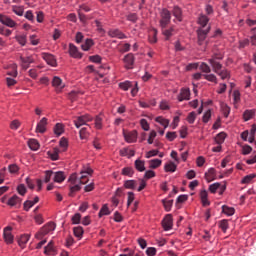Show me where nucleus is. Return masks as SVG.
<instances>
[{"label":"nucleus","instance_id":"nucleus-4","mask_svg":"<svg viewBox=\"0 0 256 256\" xmlns=\"http://www.w3.org/2000/svg\"><path fill=\"white\" fill-rule=\"evenodd\" d=\"M91 121H93V116L89 114H85V115L76 117L74 119V125L77 129H79V127H83V125H87V123Z\"/></svg>","mask_w":256,"mask_h":256},{"label":"nucleus","instance_id":"nucleus-42","mask_svg":"<svg viewBox=\"0 0 256 256\" xmlns=\"http://www.w3.org/2000/svg\"><path fill=\"white\" fill-rule=\"evenodd\" d=\"M12 11L13 13H15V15H18V17H23V13H24L23 6H13Z\"/></svg>","mask_w":256,"mask_h":256},{"label":"nucleus","instance_id":"nucleus-39","mask_svg":"<svg viewBox=\"0 0 256 256\" xmlns=\"http://www.w3.org/2000/svg\"><path fill=\"white\" fill-rule=\"evenodd\" d=\"M149 41H150V43L157 42V29L153 28L152 30H150Z\"/></svg>","mask_w":256,"mask_h":256},{"label":"nucleus","instance_id":"nucleus-10","mask_svg":"<svg viewBox=\"0 0 256 256\" xmlns=\"http://www.w3.org/2000/svg\"><path fill=\"white\" fill-rule=\"evenodd\" d=\"M124 139L126 143H135L137 141V131L133 130L131 132L123 131Z\"/></svg>","mask_w":256,"mask_h":256},{"label":"nucleus","instance_id":"nucleus-57","mask_svg":"<svg viewBox=\"0 0 256 256\" xmlns=\"http://www.w3.org/2000/svg\"><path fill=\"white\" fill-rule=\"evenodd\" d=\"M110 211H109V207H107V205H104L100 212H99V217H103V215H110Z\"/></svg>","mask_w":256,"mask_h":256},{"label":"nucleus","instance_id":"nucleus-53","mask_svg":"<svg viewBox=\"0 0 256 256\" xmlns=\"http://www.w3.org/2000/svg\"><path fill=\"white\" fill-rule=\"evenodd\" d=\"M216 75H219V77H221V79L223 80L229 79V71H227L226 69L220 70Z\"/></svg>","mask_w":256,"mask_h":256},{"label":"nucleus","instance_id":"nucleus-7","mask_svg":"<svg viewBox=\"0 0 256 256\" xmlns=\"http://www.w3.org/2000/svg\"><path fill=\"white\" fill-rule=\"evenodd\" d=\"M93 173V170L88 168L86 171H82L80 173V176H77V183L81 185H85L89 182L88 175H91Z\"/></svg>","mask_w":256,"mask_h":256},{"label":"nucleus","instance_id":"nucleus-8","mask_svg":"<svg viewBox=\"0 0 256 256\" xmlns=\"http://www.w3.org/2000/svg\"><path fill=\"white\" fill-rule=\"evenodd\" d=\"M0 23H2V25H5L6 27H10L11 29L17 27V22L11 19V17L3 14H0Z\"/></svg>","mask_w":256,"mask_h":256},{"label":"nucleus","instance_id":"nucleus-14","mask_svg":"<svg viewBox=\"0 0 256 256\" xmlns=\"http://www.w3.org/2000/svg\"><path fill=\"white\" fill-rule=\"evenodd\" d=\"M20 61H21V67L22 69H24V71H27V69H29L31 63H34V60L31 56L28 57H20Z\"/></svg>","mask_w":256,"mask_h":256},{"label":"nucleus","instance_id":"nucleus-30","mask_svg":"<svg viewBox=\"0 0 256 256\" xmlns=\"http://www.w3.org/2000/svg\"><path fill=\"white\" fill-rule=\"evenodd\" d=\"M29 239H30V236H29V234H24V235H22L20 238H19V240H18V245L20 246V247H25V245H27V243L29 242Z\"/></svg>","mask_w":256,"mask_h":256},{"label":"nucleus","instance_id":"nucleus-18","mask_svg":"<svg viewBox=\"0 0 256 256\" xmlns=\"http://www.w3.org/2000/svg\"><path fill=\"white\" fill-rule=\"evenodd\" d=\"M69 54L74 59H81L82 55L74 44L69 45Z\"/></svg>","mask_w":256,"mask_h":256},{"label":"nucleus","instance_id":"nucleus-58","mask_svg":"<svg viewBox=\"0 0 256 256\" xmlns=\"http://www.w3.org/2000/svg\"><path fill=\"white\" fill-rule=\"evenodd\" d=\"M255 177H256L255 174H249V175L245 176V177L242 179V183L248 184L250 181H253V179H255Z\"/></svg>","mask_w":256,"mask_h":256},{"label":"nucleus","instance_id":"nucleus-5","mask_svg":"<svg viewBox=\"0 0 256 256\" xmlns=\"http://www.w3.org/2000/svg\"><path fill=\"white\" fill-rule=\"evenodd\" d=\"M211 31V26H207L206 29L198 28L197 35H198V45H204L205 40L207 39V35Z\"/></svg>","mask_w":256,"mask_h":256},{"label":"nucleus","instance_id":"nucleus-34","mask_svg":"<svg viewBox=\"0 0 256 256\" xmlns=\"http://www.w3.org/2000/svg\"><path fill=\"white\" fill-rule=\"evenodd\" d=\"M45 255H53L55 253V248L53 247V241H50L48 245L44 248Z\"/></svg>","mask_w":256,"mask_h":256},{"label":"nucleus","instance_id":"nucleus-20","mask_svg":"<svg viewBox=\"0 0 256 256\" xmlns=\"http://www.w3.org/2000/svg\"><path fill=\"white\" fill-rule=\"evenodd\" d=\"M21 198H19V196L14 195L12 196L10 199H8L7 201V205H9L10 207H19L21 206Z\"/></svg>","mask_w":256,"mask_h":256},{"label":"nucleus","instance_id":"nucleus-21","mask_svg":"<svg viewBox=\"0 0 256 256\" xmlns=\"http://www.w3.org/2000/svg\"><path fill=\"white\" fill-rule=\"evenodd\" d=\"M198 23L200 25L199 29H207V27H209V25H208L209 17H207L206 15L201 14L198 18Z\"/></svg>","mask_w":256,"mask_h":256},{"label":"nucleus","instance_id":"nucleus-48","mask_svg":"<svg viewBox=\"0 0 256 256\" xmlns=\"http://www.w3.org/2000/svg\"><path fill=\"white\" fill-rule=\"evenodd\" d=\"M165 211H171V207H173V200H162Z\"/></svg>","mask_w":256,"mask_h":256},{"label":"nucleus","instance_id":"nucleus-40","mask_svg":"<svg viewBox=\"0 0 256 256\" xmlns=\"http://www.w3.org/2000/svg\"><path fill=\"white\" fill-rule=\"evenodd\" d=\"M244 121H250V119H253L255 117V111L253 110H246L243 114Z\"/></svg>","mask_w":256,"mask_h":256},{"label":"nucleus","instance_id":"nucleus-13","mask_svg":"<svg viewBox=\"0 0 256 256\" xmlns=\"http://www.w3.org/2000/svg\"><path fill=\"white\" fill-rule=\"evenodd\" d=\"M191 99V90L189 88H182L178 96V101H189Z\"/></svg>","mask_w":256,"mask_h":256},{"label":"nucleus","instance_id":"nucleus-64","mask_svg":"<svg viewBox=\"0 0 256 256\" xmlns=\"http://www.w3.org/2000/svg\"><path fill=\"white\" fill-rule=\"evenodd\" d=\"M140 125L144 131H149V122H147V120L141 119Z\"/></svg>","mask_w":256,"mask_h":256},{"label":"nucleus","instance_id":"nucleus-28","mask_svg":"<svg viewBox=\"0 0 256 256\" xmlns=\"http://www.w3.org/2000/svg\"><path fill=\"white\" fill-rule=\"evenodd\" d=\"M48 157L52 161H58L59 160V148H54L52 151L48 152Z\"/></svg>","mask_w":256,"mask_h":256},{"label":"nucleus","instance_id":"nucleus-52","mask_svg":"<svg viewBox=\"0 0 256 256\" xmlns=\"http://www.w3.org/2000/svg\"><path fill=\"white\" fill-rule=\"evenodd\" d=\"M95 127L97 129H102L103 128V118H101V116H96V118H95Z\"/></svg>","mask_w":256,"mask_h":256},{"label":"nucleus","instance_id":"nucleus-41","mask_svg":"<svg viewBox=\"0 0 256 256\" xmlns=\"http://www.w3.org/2000/svg\"><path fill=\"white\" fill-rule=\"evenodd\" d=\"M93 47V40L92 39H87L84 44L81 45V49L83 51H89Z\"/></svg>","mask_w":256,"mask_h":256},{"label":"nucleus","instance_id":"nucleus-3","mask_svg":"<svg viewBox=\"0 0 256 256\" xmlns=\"http://www.w3.org/2000/svg\"><path fill=\"white\" fill-rule=\"evenodd\" d=\"M51 231H55V223L49 222L48 224L44 225L41 230L36 233L35 237L36 239H43L45 235L48 233H51Z\"/></svg>","mask_w":256,"mask_h":256},{"label":"nucleus","instance_id":"nucleus-33","mask_svg":"<svg viewBox=\"0 0 256 256\" xmlns=\"http://www.w3.org/2000/svg\"><path fill=\"white\" fill-rule=\"evenodd\" d=\"M134 165L135 169H137V171H140V173H143V171H145V161L138 159L134 162Z\"/></svg>","mask_w":256,"mask_h":256},{"label":"nucleus","instance_id":"nucleus-56","mask_svg":"<svg viewBox=\"0 0 256 256\" xmlns=\"http://www.w3.org/2000/svg\"><path fill=\"white\" fill-rule=\"evenodd\" d=\"M120 89H123V91H129L131 89V82H122L119 84Z\"/></svg>","mask_w":256,"mask_h":256},{"label":"nucleus","instance_id":"nucleus-9","mask_svg":"<svg viewBox=\"0 0 256 256\" xmlns=\"http://www.w3.org/2000/svg\"><path fill=\"white\" fill-rule=\"evenodd\" d=\"M162 227L164 231H171L173 229V215L167 214L162 220Z\"/></svg>","mask_w":256,"mask_h":256},{"label":"nucleus","instance_id":"nucleus-37","mask_svg":"<svg viewBox=\"0 0 256 256\" xmlns=\"http://www.w3.org/2000/svg\"><path fill=\"white\" fill-rule=\"evenodd\" d=\"M28 146L32 151H37V149H39V142L35 139H30L28 141Z\"/></svg>","mask_w":256,"mask_h":256},{"label":"nucleus","instance_id":"nucleus-23","mask_svg":"<svg viewBox=\"0 0 256 256\" xmlns=\"http://www.w3.org/2000/svg\"><path fill=\"white\" fill-rule=\"evenodd\" d=\"M108 35L109 37H117V39H127V36H125V34L118 29L110 30Z\"/></svg>","mask_w":256,"mask_h":256},{"label":"nucleus","instance_id":"nucleus-1","mask_svg":"<svg viewBox=\"0 0 256 256\" xmlns=\"http://www.w3.org/2000/svg\"><path fill=\"white\" fill-rule=\"evenodd\" d=\"M69 183H71L72 186H70V192L69 197H74L75 193L78 191H81V185L77 183V174H72L69 178Z\"/></svg>","mask_w":256,"mask_h":256},{"label":"nucleus","instance_id":"nucleus-51","mask_svg":"<svg viewBox=\"0 0 256 256\" xmlns=\"http://www.w3.org/2000/svg\"><path fill=\"white\" fill-rule=\"evenodd\" d=\"M199 69L201 70L202 73H210L211 72V67L208 66V64L205 62H202L200 64Z\"/></svg>","mask_w":256,"mask_h":256},{"label":"nucleus","instance_id":"nucleus-17","mask_svg":"<svg viewBox=\"0 0 256 256\" xmlns=\"http://www.w3.org/2000/svg\"><path fill=\"white\" fill-rule=\"evenodd\" d=\"M172 15L175 17L176 21L181 23L183 21V10L179 8V6H174L172 9Z\"/></svg>","mask_w":256,"mask_h":256},{"label":"nucleus","instance_id":"nucleus-50","mask_svg":"<svg viewBox=\"0 0 256 256\" xmlns=\"http://www.w3.org/2000/svg\"><path fill=\"white\" fill-rule=\"evenodd\" d=\"M203 77L206 81H210V83H217V76L215 74H204Z\"/></svg>","mask_w":256,"mask_h":256},{"label":"nucleus","instance_id":"nucleus-63","mask_svg":"<svg viewBox=\"0 0 256 256\" xmlns=\"http://www.w3.org/2000/svg\"><path fill=\"white\" fill-rule=\"evenodd\" d=\"M219 187H221V184L220 183H214V184H211L209 186V191L211 193H217V189H219Z\"/></svg>","mask_w":256,"mask_h":256},{"label":"nucleus","instance_id":"nucleus-26","mask_svg":"<svg viewBox=\"0 0 256 256\" xmlns=\"http://www.w3.org/2000/svg\"><path fill=\"white\" fill-rule=\"evenodd\" d=\"M222 213H224L228 217H231V216L235 215V208L229 207L227 205H223L222 206Z\"/></svg>","mask_w":256,"mask_h":256},{"label":"nucleus","instance_id":"nucleus-11","mask_svg":"<svg viewBox=\"0 0 256 256\" xmlns=\"http://www.w3.org/2000/svg\"><path fill=\"white\" fill-rule=\"evenodd\" d=\"M48 119L43 117L36 126V133H45L47 131Z\"/></svg>","mask_w":256,"mask_h":256},{"label":"nucleus","instance_id":"nucleus-49","mask_svg":"<svg viewBox=\"0 0 256 256\" xmlns=\"http://www.w3.org/2000/svg\"><path fill=\"white\" fill-rule=\"evenodd\" d=\"M54 133L55 135H63V124L57 123L54 127Z\"/></svg>","mask_w":256,"mask_h":256},{"label":"nucleus","instance_id":"nucleus-2","mask_svg":"<svg viewBox=\"0 0 256 256\" xmlns=\"http://www.w3.org/2000/svg\"><path fill=\"white\" fill-rule=\"evenodd\" d=\"M160 27L161 29H167V25L171 23V12L167 9H163L160 13Z\"/></svg>","mask_w":256,"mask_h":256},{"label":"nucleus","instance_id":"nucleus-61","mask_svg":"<svg viewBox=\"0 0 256 256\" xmlns=\"http://www.w3.org/2000/svg\"><path fill=\"white\" fill-rule=\"evenodd\" d=\"M17 191H18L19 195L24 196L25 193H27V188L25 187V184L18 185Z\"/></svg>","mask_w":256,"mask_h":256},{"label":"nucleus","instance_id":"nucleus-59","mask_svg":"<svg viewBox=\"0 0 256 256\" xmlns=\"http://www.w3.org/2000/svg\"><path fill=\"white\" fill-rule=\"evenodd\" d=\"M8 171L9 173H18L19 172V166H17V164H10L8 166Z\"/></svg>","mask_w":256,"mask_h":256},{"label":"nucleus","instance_id":"nucleus-22","mask_svg":"<svg viewBox=\"0 0 256 256\" xmlns=\"http://www.w3.org/2000/svg\"><path fill=\"white\" fill-rule=\"evenodd\" d=\"M66 177L67 176L65 175V172H63V171L54 172L53 181L55 183H63V181H65Z\"/></svg>","mask_w":256,"mask_h":256},{"label":"nucleus","instance_id":"nucleus-31","mask_svg":"<svg viewBox=\"0 0 256 256\" xmlns=\"http://www.w3.org/2000/svg\"><path fill=\"white\" fill-rule=\"evenodd\" d=\"M120 155L122 157H135V151L129 150L128 148H123L120 150Z\"/></svg>","mask_w":256,"mask_h":256},{"label":"nucleus","instance_id":"nucleus-24","mask_svg":"<svg viewBox=\"0 0 256 256\" xmlns=\"http://www.w3.org/2000/svg\"><path fill=\"white\" fill-rule=\"evenodd\" d=\"M175 33H176L175 26H172L169 29L162 28V34L166 37V39L173 37V35H175Z\"/></svg>","mask_w":256,"mask_h":256},{"label":"nucleus","instance_id":"nucleus-45","mask_svg":"<svg viewBox=\"0 0 256 256\" xmlns=\"http://www.w3.org/2000/svg\"><path fill=\"white\" fill-rule=\"evenodd\" d=\"M135 170H133V168L131 167H125L122 169V175H125L127 177H131L132 175H134Z\"/></svg>","mask_w":256,"mask_h":256},{"label":"nucleus","instance_id":"nucleus-15","mask_svg":"<svg viewBox=\"0 0 256 256\" xmlns=\"http://www.w3.org/2000/svg\"><path fill=\"white\" fill-rule=\"evenodd\" d=\"M208 63L211 65L212 70L218 74L223 69V64L215 59H208Z\"/></svg>","mask_w":256,"mask_h":256},{"label":"nucleus","instance_id":"nucleus-43","mask_svg":"<svg viewBox=\"0 0 256 256\" xmlns=\"http://www.w3.org/2000/svg\"><path fill=\"white\" fill-rule=\"evenodd\" d=\"M219 227L223 231V233H227V229H229V221L227 220H221L219 222Z\"/></svg>","mask_w":256,"mask_h":256},{"label":"nucleus","instance_id":"nucleus-6","mask_svg":"<svg viewBox=\"0 0 256 256\" xmlns=\"http://www.w3.org/2000/svg\"><path fill=\"white\" fill-rule=\"evenodd\" d=\"M11 231H13V227L11 226H7L3 230V239L5 243H7V245H12L13 241H15V238Z\"/></svg>","mask_w":256,"mask_h":256},{"label":"nucleus","instance_id":"nucleus-36","mask_svg":"<svg viewBox=\"0 0 256 256\" xmlns=\"http://www.w3.org/2000/svg\"><path fill=\"white\" fill-rule=\"evenodd\" d=\"M125 189H135L137 187V181L135 180H126L124 182Z\"/></svg>","mask_w":256,"mask_h":256},{"label":"nucleus","instance_id":"nucleus-27","mask_svg":"<svg viewBox=\"0 0 256 256\" xmlns=\"http://www.w3.org/2000/svg\"><path fill=\"white\" fill-rule=\"evenodd\" d=\"M164 169L166 173H175L177 171V165L173 162H168L165 164Z\"/></svg>","mask_w":256,"mask_h":256},{"label":"nucleus","instance_id":"nucleus-12","mask_svg":"<svg viewBox=\"0 0 256 256\" xmlns=\"http://www.w3.org/2000/svg\"><path fill=\"white\" fill-rule=\"evenodd\" d=\"M123 61L125 63L126 69H133V65L135 63V56L133 55V53H129L124 57Z\"/></svg>","mask_w":256,"mask_h":256},{"label":"nucleus","instance_id":"nucleus-55","mask_svg":"<svg viewBox=\"0 0 256 256\" xmlns=\"http://www.w3.org/2000/svg\"><path fill=\"white\" fill-rule=\"evenodd\" d=\"M53 176H54V172L52 170H47L45 172V177H44L45 183H49V181H51V177Z\"/></svg>","mask_w":256,"mask_h":256},{"label":"nucleus","instance_id":"nucleus-60","mask_svg":"<svg viewBox=\"0 0 256 256\" xmlns=\"http://www.w3.org/2000/svg\"><path fill=\"white\" fill-rule=\"evenodd\" d=\"M166 139H168V141H175V139H177V132H167Z\"/></svg>","mask_w":256,"mask_h":256},{"label":"nucleus","instance_id":"nucleus-47","mask_svg":"<svg viewBox=\"0 0 256 256\" xmlns=\"http://www.w3.org/2000/svg\"><path fill=\"white\" fill-rule=\"evenodd\" d=\"M196 119H197V113L190 112L186 118V121H188V123H190V125H193V123H195Z\"/></svg>","mask_w":256,"mask_h":256},{"label":"nucleus","instance_id":"nucleus-62","mask_svg":"<svg viewBox=\"0 0 256 256\" xmlns=\"http://www.w3.org/2000/svg\"><path fill=\"white\" fill-rule=\"evenodd\" d=\"M209 119H211V110H208L204 113L202 121L203 123H209Z\"/></svg>","mask_w":256,"mask_h":256},{"label":"nucleus","instance_id":"nucleus-44","mask_svg":"<svg viewBox=\"0 0 256 256\" xmlns=\"http://www.w3.org/2000/svg\"><path fill=\"white\" fill-rule=\"evenodd\" d=\"M74 235L75 237H78V239H81V237H83V227L78 226V227H74L73 229Z\"/></svg>","mask_w":256,"mask_h":256},{"label":"nucleus","instance_id":"nucleus-25","mask_svg":"<svg viewBox=\"0 0 256 256\" xmlns=\"http://www.w3.org/2000/svg\"><path fill=\"white\" fill-rule=\"evenodd\" d=\"M52 87H55L56 89H63L65 85H63V80H61V78L54 76L52 80Z\"/></svg>","mask_w":256,"mask_h":256},{"label":"nucleus","instance_id":"nucleus-32","mask_svg":"<svg viewBox=\"0 0 256 256\" xmlns=\"http://www.w3.org/2000/svg\"><path fill=\"white\" fill-rule=\"evenodd\" d=\"M155 122L160 123V125H162V127H164V129H167V127H169V120L163 118V116L156 117Z\"/></svg>","mask_w":256,"mask_h":256},{"label":"nucleus","instance_id":"nucleus-19","mask_svg":"<svg viewBox=\"0 0 256 256\" xmlns=\"http://www.w3.org/2000/svg\"><path fill=\"white\" fill-rule=\"evenodd\" d=\"M209 194L207 193V190H202L200 192V199L202 202L203 207H209L211 205V202H209Z\"/></svg>","mask_w":256,"mask_h":256},{"label":"nucleus","instance_id":"nucleus-38","mask_svg":"<svg viewBox=\"0 0 256 256\" xmlns=\"http://www.w3.org/2000/svg\"><path fill=\"white\" fill-rule=\"evenodd\" d=\"M162 161L160 159H152L149 161L150 169H157V167H161Z\"/></svg>","mask_w":256,"mask_h":256},{"label":"nucleus","instance_id":"nucleus-46","mask_svg":"<svg viewBox=\"0 0 256 256\" xmlns=\"http://www.w3.org/2000/svg\"><path fill=\"white\" fill-rule=\"evenodd\" d=\"M79 95H83V92L73 90L69 93V99H71L72 101H77Z\"/></svg>","mask_w":256,"mask_h":256},{"label":"nucleus","instance_id":"nucleus-16","mask_svg":"<svg viewBox=\"0 0 256 256\" xmlns=\"http://www.w3.org/2000/svg\"><path fill=\"white\" fill-rule=\"evenodd\" d=\"M42 58L48 65H51V67H55L57 65V60H55V56L49 53H43Z\"/></svg>","mask_w":256,"mask_h":256},{"label":"nucleus","instance_id":"nucleus-29","mask_svg":"<svg viewBox=\"0 0 256 256\" xmlns=\"http://www.w3.org/2000/svg\"><path fill=\"white\" fill-rule=\"evenodd\" d=\"M226 137L227 134L225 132H220L219 134L216 135L215 141L218 145H223V143H225Z\"/></svg>","mask_w":256,"mask_h":256},{"label":"nucleus","instance_id":"nucleus-54","mask_svg":"<svg viewBox=\"0 0 256 256\" xmlns=\"http://www.w3.org/2000/svg\"><path fill=\"white\" fill-rule=\"evenodd\" d=\"M11 72H7V75H10V77H17L18 72H17V64H12L11 65Z\"/></svg>","mask_w":256,"mask_h":256},{"label":"nucleus","instance_id":"nucleus-35","mask_svg":"<svg viewBox=\"0 0 256 256\" xmlns=\"http://www.w3.org/2000/svg\"><path fill=\"white\" fill-rule=\"evenodd\" d=\"M16 41L19 43V45H21L22 47H25V45H27V35L22 34V35L16 36Z\"/></svg>","mask_w":256,"mask_h":256}]
</instances>
